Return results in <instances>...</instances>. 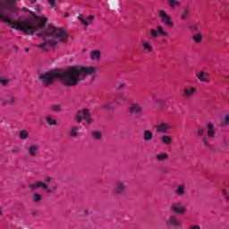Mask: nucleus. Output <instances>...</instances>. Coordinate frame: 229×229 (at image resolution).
<instances>
[{
  "instance_id": "nucleus-1",
  "label": "nucleus",
  "mask_w": 229,
  "mask_h": 229,
  "mask_svg": "<svg viewBox=\"0 0 229 229\" xmlns=\"http://www.w3.org/2000/svg\"><path fill=\"white\" fill-rule=\"evenodd\" d=\"M19 10L17 0H0V19L4 22H7L13 30L22 31L26 35L36 33L38 37L43 38V42L36 45V47L42 49V51H49L58 43L67 40V32L64 29L56 28L53 25L46 29V24H47V17L46 16L36 17L37 23L33 17H28L23 21L21 19L13 21L6 14L15 13Z\"/></svg>"
},
{
  "instance_id": "nucleus-2",
  "label": "nucleus",
  "mask_w": 229,
  "mask_h": 229,
  "mask_svg": "<svg viewBox=\"0 0 229 229\" xmlns=\"http://www.w3.org/2000/svg\"><path fill=\"white\" fill-rule=\"evenodd\" d=\"M98 68L94 66L81 67L71 66L64 71L51 70L39 76V81L45 87L53 85L58 80L65 87H76L80 81H83L87 76L96 74Z\"/></svg>"
},
{
  "instance_id": "nucleus-3",
  "label": "nucleus",
  "mask_w": 229,
  "mask_h": 229,
  "mask_svg": "<svg viewBox=\"0 0 229 229\" xmlns=\"http://www.w3.org/2000/svg\"><path fill=\"white\" fill-rule=\"evenodd\" d=\"M29 189H30L31 191H35L37 189H43V191H45L47 194H55L58 187L54 186L52 188H49V186L46 184V182L42 181H36L35 182L29 185Z\"/></svg>"
},
{
  "instance_id": "nucleus-4",
  "label": "nucleus",
  "mask_w": 229,
  "mask_h": 229,
  "mask_svg": "<svg viewBox=\"0 0 229 229\" xmlns=\"http://www.w3.org/2000/svg\"><path fill=\"white\" fill-rule=\"evenodd\" d=\"M83 119L88 124H92L93 121L89 109H84L77 113V115L75 116L76 123H81Z\"/></svg>"
},
{
  "instance_id": "nucleus-5",
  "label": "nucleus",
  "mask_w": 229,
  "mask_h": 229,
  "mask_svg": "<svg viewBox=\"0 0 229 229\" xmlns=\"http://www.w3.org/2000/svg\"><path fill=\"white\" fill-rule=\"evenodd\" d=\"M158 17L165 26H167L168 28H173L174 26V22H173V18H171V16L167 14V12L160 10L158 12Z\"/></svg>"
},
{
  "instance_id": "nucleus-6",
  "label": "nucleus",
  "mask_w": 229,
  "mask_h": 229,
  "mask_svg": "<svg viewBox=\"0 0 229 229\" xmlns=\"http://www.w3.org/2000/svg\"><path fill=\"white\" fill-rule=\"evenodd\" d=\"M149 33L152 40H157L158 38V35L169 37V33H167V31H165L162 26H157V29H150Z\"/></svg>"
},
{
  "instance_id": "nucleus-7",
  "label": "nucleus",
  "mask_w": 229,
  "mask_h": 229,
  "mask_svg": "<svg viewBox=\"0 0 229 229\" xmlns=\"http://www.w3.org/2000/svg\"><path fill=\"white\" fill-rule=\"evenodd\" d=\"M113 192H114L116 196H123V193L126 192V182L121 180L116 181L113 188Z\"/></svg>"
},
{
  "instance_id": "nucleus-8",
  "label": "nucleus",
  "mask_w": 229,
  "mask_h": 229,
  "mask_svg": "<svg viewBox=\"0 0 229 229\" xmlns=\"http://www.w3.org/2000/svg\"><path fill=\"white\" fill-rule=\"evenodd\" d=\"M170 210L171 212H174V214L183 215L187 212V207L182 205L180 202H174L170 206Z\"/></svg>"
},
{
  "instance_id": "nucleus-9",
  "label": "nucleus",
  "mask_w": 229,
  "mask_h": 229,
  "mask_svg": "<svg viewBox=\"0 0 229 229\" xmlns=\"http://www.w3.org/2000/svg\"><path fill=\"white\" fill-rule=\"evenodd\" d=\"M27 153L30 158H37L38 153H40V145L38 144H30L27 148Z\"/></svg>"
},
{
  "instance_id": "nucleus-10",
  "label": "nucleus",
  "mask_w": 229,
  "mask_h": 229,
  "mask_svg": "<svg viewBox=\"0 0 229 229\" xmlns=\"http://www.w3.org/2000/svg\"><path fill=\"white\" fill-rule=\"evenodd\" d=\"M197 93H198V88L193 86H186L182 90V96L186 99H191V98H194V96H196Z\"/></svg>"
},
{
  "instance_id": "nucleus-11",
  "label": "nucleus",
  "mask_w": 229,
  "mask_h": 229,
  "mask_svg": "<svg viewBox=\"0 0 229 229\" xmlns=\"http://www.w3.org/2000/svg\"><path fill=\"white\" fill-rule=\"evenodd\" d=\"M174 194L177 195L178 198H185V196H187V184H177L174 189Z\"/></svg>"
},
{
  "instance_id": "nucleus-12",
  "label": "nucleus",
  "mask_w": 229,
  "mask_h": 229,
  "mask_svg": "<svg viewBox=\"0 0 229 229\" xmlns=\"http://www.w3.org/2000/svg\"><path fill=\"white\" fill-rule=\"evenodd\" d=\"M173 127L171 123L167 122H160L158 124L156 125V130L157 133H167Z\"/></svg>"
},
{
  "instance_id": "nucleus-13",
  "label": "nucleus",
  "mask_w": 229,
  "mask_h": 229,
  "mask_svg": "<svg viewBox=\"0 0 229 229\" xmlns=\"http://www.w3.org/2000/svg\"><path fill=\"white\" fill-rule=\"evenodd\" d=\"M130 114L140 115L144 112V108L139 103H132L129 107Z\"/></svg>"
},
{
  "instance_id": "nucleus-14",
  "label": "nucleus",
  "mask_w": 229,
  "mask_h": 229,
  "mask_svg": "<svg viewBox=\"0 0 229 229\" xmlns=\"http://www.w3.org/2000/svg\"><path fill=\"white\" fill-rule=\"evenodd\" d=\"M166 225H168V226H172L173 228H179L180 226H182V221H180L179 219H177L176 216H171L166 220Z\"/></svg>"
},
{
  "instance_id": "nucleus-15",
  "label": "nucleus",
  "mask_w": 229,
  "mask_h": 229,
  "mask_svg": "<svg viewBox=\"0 0 229 229\" xmlns=\"http://www.w3.org/2000/svg\"><path fill=\"white\" fill-rule=\"evenodd\" d=\"M196 78H198L199 81H200L201 83H210V74L203 71L199 72L196 74Z\"/></svg>"
},
{
  "instance_id": "nucleus-16",
  "label": "nucleus",
  "mask_w": 229,
  "mask_h": 229,
  "mask_svg": "<svg viewBox=\"0 0 229 229\" xmlns=\"http://www.w3.org/2000/svg\"><path fill=\"white\" fill-rule=\"evenodd\" d=\"M78 19L84 26H89V24H92V21L96 19V16L89 15L88 17H84L83 14H80L78 16Z\"/></svg>"
},
{
  "instance_id": "nucleus-17",
  "label": "nucleus",
  "mask_w": 229,
  "mask_h": 229,
  "mask_svg": "<svg viewBox=\"0 0 229 229\" xmlns=\"http://www.w3.org/2000/svg\"><path fill=\"white\" fill-rule=\"evenodd\" d=\"M15 98L13 95H8L4 99H2V106H12L15 104Z\"/></svg>"
},
{
  "instance_id": "nucleus-18",
  "label": "nucleus",
  "mask_w": 229,
  "mask_h": 229,
  "mask_svg": "<svg viewBox=\"0 0 229 229\" xmlns=\"http://www.w3.org/2000/svg\"><path fill=\"white\" fill-rule=\"evenodd\" d=\"M207 135L210 139H216V125L214 123L207 124Z\"/></svg>"
},
{
  "instance_id": "nucleus-19",
  "label": "nucleus",
  "mask_w": 229,
  "mask_h": 229,
  "mask_svg": "<svg viewBox=\"0 0 229 229\" xmlns=\"http://www.w3.org/2000/svg\"><path fill=\"white\" fill-rule=\"evenodd\" d=\"M81 127L80 125H73L70 129V137H72L73 139H78L81 135V132H80Z\"/></svg>"
},
{
  "instance_id": "nucleus-20",
  "label": "nucleus",
  "mask_w": 229,
  "mask_h": 229,
  "mask_svg": "<svg viewBox=\"0 0 229 229\" xmlns=\"http://www.w3.org/2000/svg\"><path fill=\"white\" fill-rule=\"evenodd\" d=\"M142 139L145 142H151L153 140V131L150 130L143 131Z\"/></svg>"
},
{
  "instance_id": "nucleus-21",
  "label": "nucleus",
  "mask_w": 229,
  "mask_h": 229,
  "mask_svg": "<svg viewBox=\"0 0 229 229\" xmlns=\"http://www.w3.org/2000/svg\"><path fill=\"white\" fill-rule=\"evenodd\" d=\"M90 60L92 62H99V60H101V51H99V50L91 51Z\"/></svg>"
},
{
  "instance_id": "nucleus-22",
  "label": "nucleus",
  "mask_w": 229,
  "mask_h": 229,
  "mask_svg": "<svg viewBox=\"0 0 229 229\" xmlns=\"http://www.w3.org/2000/svg\"><path fill=\"white\" fill-rule=\"evenodd\" d=\"M161 142L165 146H171L173 144V138L169 135H163L161 136Z\"/></svg>"
},
{
  "instance_id": "nucleus-23",
  "label": "nucleus",
  "mask_w": 229,
  "mask_h": 229,
  "mask_svg": "<svg viewBox=\"0 0 229 229\" xmlns=\"http://www.w3.org/2000/svg\"><path fill=\"white\" fill-rule=\"evenodd\" d=\"M169 158V155L166 153H157L156 155V160L157 162H165Z\"/></svg>"
},
{
  "instance_id": "nucleus-24",
  "label": "nucleus",
  "mask_w": 229,
  "mask_h": 229,
  "mask_svg": "<svg viewBox=\"0 0 229 229\" xmlns=\"http://www.w3.org/2000/svg\"><path fill=\"white\" fill-rule=\"evenodd\" d=\"M141 47L144 51H148V53H153V46L148 41H143Z\"/></svg>"
},
{
  "instance_id": "nucleus-25",
  "label": "nucleus",
  "mask_w": 229,
  "mask_h": 229,
  "mask_svg": "<svg viewBox=\"0 0 229 229\" xmlns=\"http://www.w3.org/2000/svg\"><path fill=\"white\" fill-rule=\"evenodd\" d=\"M128 101V98H126L125 95H120L119 97H116L114 104V105H121V103H126Z\"/></svg>"
},
{
  "instance_id": "nucleus-26",
  "label": "nucleus",
  "mask_w": 229,
  "mask_h": 229,
  "mask_svg": "<svg viewBox=\"0 0 229 229\" xmlns=\"http://www.w3.org/2000/svg\"><path fill=\"white\" fill-rule=\"evenodd\" d=\"M43 197L42 194L39 192H34L32 195V201L33 203H40L42 201Z\"/></svg>"
},
{
  "instance_id": "nucleus-27",
  "label": "nucleus",
  "mask_w": 229,
  "mask_h": 229,
  "mask_svg": "<svg viewBox=\"0 0 229 229\" xmlns=\"http://www.w3.org/2000/svg\"><path fill=\"white\" fill-rule=\"evenodd\" d=\"M91 136L95 140H101L103 139V132L101 131H93Z\"/></svg>"
},
{
  "instance_id": "nucleus-28",
  "label": "nucleus",
  "mask_w": 229,
  "mask_h": 229,
  "mask_svg": "<svg viewBox=\"0 0 229 229\" xmlns=\"http://www.w3.org/2000/svg\"><path fill=\"white\" fill-rule=\"evenodd\" d=\"M46 121H47V124L48 126H56V124H57L56 119H55L51 115L47 116Z\"/></svg>"
},
{
  "instance_id": "nucleus-29",
  "label": "nucleus",
  "mask_w": 229,
  "mask_h": 229,
  "mask_svg": "<svg viewBox=\"0 0 229 229\" xmlns=\"http://www.w3.org/2000/svg\"><path fill=\"white\" fill-rule=\"evenodd\" d=\"M28 137H30V132H28L26 130L20 131L19 139H21V140H26Z\"/></svg>"
},
{
  "instance_id": "nucleus-30",
  "label": "nucleus",
  "mask_w": 229,
  "mask_h": 229,
  "mask_svg": "<svg viewBox=\"0 0 229 229\" xmlns=\"http://www.w3.org/2000/svg\"><path fill=\"white\" fill-rule=\"evenodd\" d=\"M189 17V7H184L181 13L182 21H185Z\"/></svg>"
},
{
  "instance_id": "nucleus-31",
  "label": "nucleus",
  "mask_w": 229,
  "mask_h": 229,
  "mask_svg": "<svg viewBox=\"0 0 229 229\" xmlns=\"http://www.w3.org/2000/svg\"><path fill=\"white\" fill-rule=\"evenodd\" d=\"M194 42H202L203 35L201 33H197L192 36Z\"/></svg>"
},
{
  "instance_id": "nucleus-32",
  "label": "nucleus",
  "mask_w": 229,
  "mask_h": 229,
  "mask_svg": "<svg viewBox=\"0 0 229 229\" xmlns=\"http://www.w3.org/2000/svg\"><path fill=\"white\" fill-rule=\"evenodd\" d=\"M168 4L170 8H176V6H180V2L177 0H168Z\"/></svg>"
},
{
  "instance_id": "nucleus-33",
  "label": "nucleus",
  "mask_w": 229,
  "mask_h": 229,
  "mask_svg": "<svg viewBox=\"0 0 229 229\" xmlns=\"http://www.w3.org/2000/svg\"><path fill=\"white\" fill-rule=\"evenodd\" d=\"M103 108H105L106 110H114V106H112V102H106L103 105Z\"/></svg>"
},
{
  "instance_id": "nucleus-34",
  "label": "nucleus",
  "mask_w": 229,
  "mask_h": 229,
  "mask_svg": "<svg viewBox=\"0 0 229 229\" xmlns=\"http://www.w3.org/2000/svg\"><path fill=\"white\" fill-rule=\"evenodd\" d=\"M50 8L56 10V0H47Z\"/></svg>"
},
{
  "instance_id": "nucleus-35",
  "label": "nucleus",
  "mask_w": 229,
  "mask_h": 229,
  "mask_svg": "<svg viewBox=\"0 0 229 229\" xmlns=\"http://www.w3.org/2000/svg\"><path fill=\"white\" fill-rule=\"evenodd\" d=\"M34 10H35L36 12L40 13V12H42V10H44V6H43L42 4H36L34 5Z\"/></svg>"
},
{
  "instance_id": "nucleus-36",
  "label": "nucleus",
  "mask_w": 229,
  "mask_h": 229,
  "mask_svg": "<svg viewBox=\"0 0 229 229\" xmlns=\"http://www.w3.org/2000/svg\"><path fill=\"white\" fill-rule=\"evenodd\" d=\"M202 144L206 147V148H210V141L208 140H207V138H204L202 140Z\"/></svg>"
},
{
  "instance_id": "nucleus-37",
  "label": "nucleus",
  "mask_w": 229,
  "mask_h": 229,
  "mask_svg": "<svg viewBox=\"0 0 229 229\" xmlns=\"http://www.w3.org/2000/svg\"><path fill=\"white\" fill-rule=\"evenodd\" d=\"M123 89H126L125 83H120L116 86V90H123Z\"/></svg>"
},
{
  "instance_id": "nucleus-38",
  "label": "nucleus",
  "mask_w": 229,
  "mask_h": 229,
  "mask_svg": "<svg viewBox=\"0 0 229 229\" xmlns=\"http://www.w3.org/2000/svg\"><path fill=\"white\" fill-rule=\"evenodd\" d=\"M197 135H199V137H204L205 136V130L199 129L198 131H197Z\"/></svg>"
},
{
  "instance_id": "nucleus-39",
  "label": "nucleus",
  "mask_w": 229,
  "mask_h": 229,
  "mask_svg": "<svg viewBox=\"0 0 229 229\" xmlns=\"http://www.w3.org/2000/svg\"><path fill=\"white\" fill-rule=\"evenodd\" d=\"M0 85H2V87H6V85H8V81L0 78Z\"/></svg>"
},
{
  "instance_id": "nucleus-40",
  "label": "nucleus",
  "mask_w": 229,
  "mask_h": 229,
  "mask_svg": "<svg viewBox=\"0 0 229 229\" xmlns=\"http://www.w3.org/2000/svg\"><path fill=\"white\" fill-rule=\"evenodd\" d=\"M222 194L225 199H229V194L228 191L225 189L222 190Z\"/></svg>"
},
{
  "instance_id": "nucleus-41",
  "label": "nucleus",
  "mask_w": 229,
  "mask_h": 229,
  "mask_svg": "<svg viewBox=\"0 0 229 229\" xmlns=\"http://www.w3.org/2000/svg\"><path fill=\"white\" fill-rule=\"evenodd\" d=\"M52 110H54V112H60V110H62V108L60 107L59 105H55L52 106Z\"/></svg>"
},
{
  "instance_id": "nucleus-42",
  "label": "nucleus",
  "mask_w": 229,
  "mask_h": 229,
  "mask_svg": "<svg viewBox=\"0 0 229 229\" xmlns=\"http://www.w3.org/2000/svg\"><path fill=\"white\" fill-rule=\"evenodd\" d=\"M45 182L46 183H51V182H53V177L51 176L45 177Z\"/></svg>"
},
{
  "instance_id": "nucleus-43",
  "label": "nucleus",
  "mask_w": 229,
  "mask_h": 229,
  "mask_svg": "<svg viewBox=\"0 0 229 229\" xmlns=\"http://www.w3.org/2000/svg\"><path fill=\"white\" fill-rule=\"evenodd\" d=\"M189 229H201L199 225H191Z\"/></svg>"
},
{
  "instance_id": "nucleus-44",
  "label": "nucleus",
  "mask_w": 229,
  "mask_h": 229,
  "mask_svg": "<svg viewBox=\"0 0 229 229\" xmlns=\"http://www.w3.org/2000/svg\"><path fill=\"white\" fill-rule=\"evenodd\" d=\"M225 124H229V114H225Z\"/></svg>"
},
{
  "instance_id": "nucleus-45",
  "label": "nucleus",
  "mask_w": 229,
  "mask_h": 229,
  "mask_svg": "<svg viewBox=\"0 0 229 229\" xmlns=\"http://www.w3.org/2000/svg\"><path fill=\"white\" fill-rule=\"evenodd\" d=\"M18 149L17 148H14L13 150H11V153H13V155H15L16 153H18Z\"/></svg>"
},
{
  "instance_id": "nucleus-46",
  "label": "nucleus",
  "mask_w": 229,
  "mask_h": 229,
  "mask_svg": "<svg viewBox=\"0 0 229 229\" xmlns=\"http://www.w3.org/2000/svg\"><path fill=\"white\" fill-rule=\"evenodd\" d=\"M38 0H30V4H36Z\"/></svg>"
},
{
  "instance_id": "nucleus-47",
  "label": "nucleus",
  "mask_w": 229,
  "mask_h": 229,
  "mask_svg": "<svg viewBox=\"0 0 229 229\" xmlns=\"http://www.w3.org/2000/svg\"><path fill=\"white\" fill-rule=\"evenodd\" d=\"M22 10H23L24 12H30V9H29V8H26V7H23Z\"/></svg>"
},
{
  "instance_id": "nucleus-48",
  "label": "nucleus",
  "mask_w": 229,
  "mask_h": 229,
  "mask_svg": "<svg viewBox=\"0 0 229 229\" xmlns=\"http://www.w3.org/2000/svg\"><path fill=\"white\" fill-rule=\"evenodd\" d=\"M64 17H70V14H69V13H64Z\"/></svg>"
},
{
  "instance_id": "nucleus-49",
  "label": "nucleus",
  "mask_w": 229,
  "mask_h": 229,
  "mask_svg": "<svg viewBox=\"0 0 229 229\" xmlns=\"http://www.w3.org/2000/svg\"><path fill=\"white\" fill-rule=\"evenodd\" d=\"M191 30H196V26L191 27Z\"/></svg>"
},
{
  "instance_id": "nucleus-50",
  "label": "nucleus",
  "mask_w": 229,
  "mask_h": 229,
  "mask_svg": "<svg viewBox=\"0 0 229 229\" xmlns=\"http://www.w3.org/2000/svg\"><path fill=\"white\" fill-rule=\"evenodd\" d=\"M25 51H26V53H29L30 52V48L26 47Z\"/></svg>"
},
{
  "instance_id": "nucleus-51",
  "label": "nucleus",
  "mask_w": 229,
  "mask_h": 229,
  "mask_svg": "<svg viewBox=\"0 0 229 229\" xmlns=\"http://www.w3.org/2000/svg\"><path fill=\"white\" fill-rule=\"evenodd\" d=\"M3 215V209L0 208V216Z\"/></svg>"
}]
</instances>
